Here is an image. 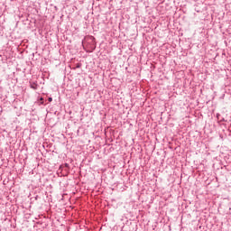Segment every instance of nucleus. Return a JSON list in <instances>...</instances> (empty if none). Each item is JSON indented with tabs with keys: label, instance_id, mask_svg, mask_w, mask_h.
Listing matches in <instances>:
<instances>
[{
	"label": "nucleus",
	"instance_id": "1",
	"mask_svg": "<svg viewBox=\"0 0 231 231\" xmlns=\"http://www.w3.org/2000/svg\"><path fill=\"white\" fill-rule=\"evenodd\" d=\"M30 87L32 89H37L39 88V85H37V83L35 82H32L31 83Z\"/></svg>",
	"mask_w": 231,
	"mask_h": 231
},
{
	"label": "nucleus",
	"instance_id": "2",
	"mask_svg": "<svg viewBox=\"0 0 231 231\" xmlns=\"http://www.w3.org/2000/svg\"><path fill=\"white\" fill-rule=\"evenodd\" d=\"M48 100H49V102H53V98L52 97H49Z\"/></svg>",
	"mask_w": 231,
	"mask_h": 231
},
{
	"label": "nucleus",
	"instance_id": "3",
	"mask_svg": "<svg viewBox=\"0 0 231 231\" xmlns=\"http://www.w3.org/2000/svg\"><path fill=\"white\" fill-rule=\"evenodd\" d=\"M40 100H41L42 104H44V98L41 97Z\"/></svg>",
	"mask_w": 231,
	"mask_h": 231
},
{
	"label": "nucleus",
	"instance_id": "4",
	"mask_svg": "<svg viewBox=\"0 0 231 231\" xmlns=\"http://www.w3.org/2000/svg\"><path fill=\"white\" fill-rule=\"evenodd\" d=\"M76 68H80V63H78Z\"/></svg>",
	"mask_w": 231,
	"mask_h": 231
},
{
	"label": "nucleus",
	"instance_id": "5",
	"mask_svg": "<svg viewBox=\"0 0 231 231\" xmlns=\"http://www.w3.org/2000/svg\"><path fill=\"white\" fill-rule=\"evenodd\" d=\"M65 167L69 168V164L65 163Z\"/></svg>",
	"mask_w": 231,
	"mask_h": 231
},
{
	"label": "nucleus",
	"instance_id": "6",
	"mask_svg": "<svg viewBox=\"0 0 231 231\" xmlns=\"http://www.w3.org/2000/svg\"><path fill=\"white\" fill-rule=\"evenodd\" d=\"M217 116H219V114H217Z\"/></svg>",
	"mask_w": 231,
	"mask_h": 231
}]
</instances>
